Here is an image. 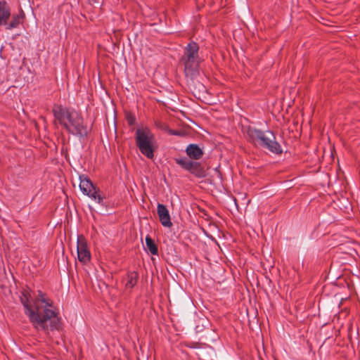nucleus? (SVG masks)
<instances>
[{"label":"nucleus","mask_w":360,"mask_h":360,"mask_svg":"<svg viewBox=\"0 0 360 360\" xmlns=\"http://www.w3.org/2000/svg\"><path fill=\"white\" fill-rule=\"evenodd\" d=\"M247 134L250 141L255 145L264 147L276 154L282 153L281 146L276 141L275 135L271 131H262L249 128Z\"/></svg>","instance_id":"nucleus-3"},{"label":"nucleus","mask_w":360,"mask_h":360,"mask_svg":"<svg viewBox=\"0 0 360 360\" xmlns=\"http://www.w3.org/2000/svg\"><path fill=\"white\" fill-rule=\"evenodd\" d=\"M136 146L143 155L149 159L154 156L155 137L148 128H139L136 131Z\"/></svg>","instance_id":"nucleus-4"},{"label":"nucleus","mask_w":360,"mask_h":360,"mask_svg":"<svg viewBox=\"0 0 360 360\" xmlns=\"http://www.w3.org/2000/svg\"><path fill=\"white\" fill-rule=\"evenodd\" d=\"M89 3L91 4H98V1L97 0H89Z\"/></svg>","instance_id":"nucleus-19"},{"label":"nucleus","mask_w":360,"mask_h":360,"mask_svg":"<svg viewBox=\"0 0 360 360\" xmlns=\"http://www.w3.org/2000/svg\"><path fill=\"white\" fill-rule=\"evenodd\" d=\"M181 61L186 77L193 79L199 75L200 58H181Z\"/></svg>","instance_id":"nucleus-6"},{"label":"nucleus","mask_w":360,"mask_h":360,"mask_svg":"<svg viewBox=\"0 0 360 360\" xmlns=\"http://www.w3.org/2000/svg\"><path fill=\"white\" fill-rule=\"evenodd\" d=\"M146 248H147L148 250L152 255H158V247L155 245L153 240L149 236H147L146 238Z\"/></svg>","instance_id":"nucleus-13"},{"label":"nucleus","mask_w":360,"mask_h":360,"mask_svg":"<svg viewBox=\"0 0 360 360\" xmlns=\"http://www.w3.org/2000/svg\"><path fill=\"white\" fill-rule=\"evenodd\" d=\"M188 171L197 176H202L204 174L200 165L196 162H193V166Z\"/></svg>","instance_id":"nucleus-15"},{"label":"nucleus","mask_w":360,"mask_h":360,"mask_svg":"<svg viewBox=\"0 0 360 360\" xmlns=\"http://www.w3.org/2000/svg\"><path fill=\"white\" fill-rule=\"evenodd\" d=\"M11 16L10 8L6 1H0V25H8V20Z\"/></svg>","instance_id":"nucleus-10"},{"label":"nucleus","mask_w":360,"mask_h":360,"mask_svg":"<svg viewBox=\"0 0 360 360\" xmlns=\"http://www.w3.org/2000/svg\"><path fill=\"white\" fill-rule=\"evenodd\" d=\"M20 299L25 314L37 331H43L47 334L50 330L59 328L58 313L53 304V301L46 294L39 290L37 295L32 297L29 290H24Z\"/></svg>","instance_id":"nucleus-1"},{"label":"nucleus","mask_w":360,"mask_h":360,"mask_svg":"<svg viewBox=\"0 0 360 360\" xmlns=\"http://www.w3.org/2000/svg\"><path fill=\"white\" fill-rule=\"evenodd\" d=\"M186 151L191 158L195 160H199L203 155L202 149L196 144L188 145Z\"/></svg>","instance_id":"nucleus-11"},{"label":"nucleus","mask_w":360,"mask_h":360,"mask_svg":"<svg viewBox=\"0 0 360 360\" xmlns=\"http://www.w3.org/2000/svg\"><path fill=\"white\" fill-rule=\"evenodd\" d=\"M175 160L178 165L186 170H188L193 166V161L186 158L176 159Z\"/></svg>","instance_id":"nucleus-16"},{"label":"nucleus","mask_w":360,"mask_h":360,"mask_svg":"<svg viewBox=\"0 0 360 360\" xmlns=\"http://www.w3.org/2000/svg\"><path fill=\"white\" fill-rule=\"evenodd\" d=\"M77 257L80 262L86 264L90 261L91 254L87 247V243L82 235L77 237Z\"/></svg>","instance_id":"nucleus-7"},{"label":"nucleus","mask_w":360,"mask_h":360,"mask_svg":"<svg viewBox=\"0 0 360 360\" xmlns=\"http://www.w3.org/2000/svg\"><path fill=\"white\" fill-rule=\"evenodd\" d=\"M127 120L129 125H133L135 123V117L131 115L127 116Z\"/></svg>","instance_id":"nucleus-17"},{"label":"nucleus","mask_w":360,"mask_h":360,"mask_svg":"<svg viewBox=\"0 0 360 360\" xmlns=\"http://www.w3.org/2000/svg\"><path fill=\"white\" fill-rule=\"evenodd\" d=\"M169 133L172 135H179L180 133L177 131H174V130H172V129H169Z\"/></svg>","instance_id":"nucleus-18"},{"label":"nucleus","mask_w":360,"mask_h":360,"mask_svg":"<svg viewBox=\"0 0 360 360\" xmlns=\"http://www.w3.org/2000/svg\"><path fill=\"white\" fill-rule=\"evenodd\" d=\"M79 188L84 194L87 195L94 200L98 203L103 202V198L99 194L98 191L96 189L89 179L80 176Z\"/></svg>","instance_id":"nucleus-5"},{"label":"nucleus","mask_w":360,"mask_h":360,"mask_svg":"<svg viewBox=\"0 0 360 360\" xmlns=\"http://www.w3.org/2000/svg\"><path fill=\"white\" fill-rule=\"evenodd\" d=\"M22 18L21 15H13L11 21L6 25V28L11 30L17 27L20 24Z\"/></svg>","instance_id":"nucleus-14"},{"label":"nucleus","mask_w":360,"mask_h":360,"mask_svg":"<svg viewBox=\"0 0 360 360\" xmlns=\"http://www.w3.org/2000/svg\"><path fill=\"white\" fill-rule=\"evenodd\" d=\"M138 278V273L135 271L129 273L127 276L126 287L128 288H132L136 284Z\"/></svg>","instance_id":"nucleus-12"},{"label":"nucleus","mask_w":360,"mask_h":360,"mask_svg":"<svg viewBox=\"0 0 360 360\" xmlns=\"http://www.w3.org/2000/svg\"><path fill=\"white\" fill-rule=\"evenodd\" d=\"M198 51L199 46L198 44L191 41L186 46L184 56L181 58H200Z\"/></svg>","instance_id":"nucleus-9"},{"label":"nucleus","mask_w":360,"mask_h":360,"mask_svg":"<svg viewBox=\"0 0 360 360\" xmlns=\"http://www.w3.org/2000/svg\"><path fill=\"white\" fill-rule=\"evenodd\" d=\"M55 122L58 123L68 133L79 137L87 136L89 129L82 116L76 110L62 105H55L53 108Z\"/></svg>","instance_id":"nucleus-2"},{"label":"nucleus","mask_w":360,"mask_h":360,"mask_svg":"<svg viewBox=\"0 0 360 360\" xmlns=\"http://www.w3.org/2000/svg\"><path fill=\"white\" fill-rule=\"evenodd\" d=\"M157 212L162 225L165 227L170 228L172 226L170 215L167 208L162 204L158 203Z\"/></svg>","instance_id":"nucleus-8"}]
</instances>
